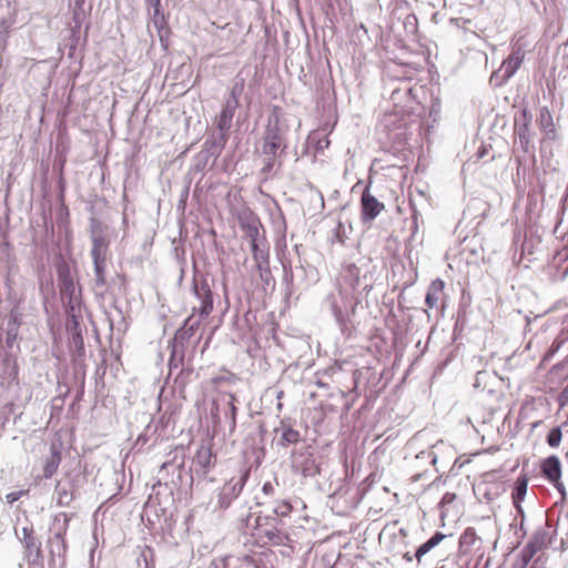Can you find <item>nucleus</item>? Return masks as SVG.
I'll list each match as a JSON object with an SVG mask.
<instances>
[{
	"instance_id": "9d476101",
	"label": "nucleus",
	"mask_w": 568,
	"mask_h": 568,
	"mask_svg": "<svg viewBox=\"0 0 568 568\" xmlns=\"http://www.w3.org/2000/svg\"><path fill=\"white\" fill-rule=\"evenodd\" d=\"M445 297V282L440 278H436L430 282L426 297L425 304L428 308H434L438 305L439 301Z\"/></svg>"
},
{
	"instance_id": "c756f323",
	"label": "nucleus",
	"mask_w": 568,
	"mask_h": 568,
	"mask_svg": "<svg viewBox=\"0 0 568 568\" xmlns=\"http://www.w3.org/2000/svg\"><path fill=\"white\" fill-rule=\"evenodd\" d=\"M262 490L265 495H273L275 491V488L271 481H266L263 484Z\"/></svg>"
},
{
	"instance_id": "20e7f679",
	"label": "nucleus",
	"mask_w": 568,
	"mask_h": 568,
	"mask_svg": "<svg viewBox=\"0 0 568 568\" xmlns=\"http://www.w3.org/2000/svg\"><path fill=\"white\" fill-rule=\"evenodd\" d=\"M21 542L24 547V554L29 565L41 566L42 565V550L41 542L34 536L32 527L22 528Z\"/></svg>"
},
{
	"instance_id": "c9c22d12",
	"label": "nucleus",
	"mask_w": 568,
	"mask_h": 568,
	"mask_svg": "<svg viewBox=\"0 0 568 568\" xmlns=\"http://www.w3.org/2000/svg\"><path fill=\"white\" fill-rule=\"evenodd\" d=\"M7 499H8L9 503H13V501H16L18 499V497L16 495H13V494H10V495L7 496Z\"/></svg>"
},
{
	"instance_id": "f8f14e48",
	"label": "nucleus",
	"mask_w": 568,
	"mask_h": 568,
	"mask_svg": "<svg viewBox=\"0 0 568 568\" xmlns=\"http://www.w3.org/2000/svg\"><path fill=\"white\" fill-rule=\"evenodd\" d=\"M256 536L264 544H272L275 546L282 545L286 538V536L276 527L266 529L261 526H257Z\"/></svg>"
},
{
	"instance_id": "0eeeda50",
	"label": "nucleus",
	"mask_w": 568,
	"mask_h": 568,
	"mask_svg": "<svg viewBox=\"0 0 568 568\" xmlns=\"http://www.w3.org/2000/svg\"><path fill=\"white\" fill-rule=\"evenodd\" d=\"M542 476L552 484L561 494L565 493L564 484L561 483V463L557 456H549L540 464Z\"/></svg>"
},
{
	"instance_id": "4468645a",
	"label": "nucleus",
	"mask_w": 568,
	"mask_h": 568,
	"mask_svg": "<svg viewBox=\"0 0 568 568\" xmlns=\"http://www.w3.org/2000/svg\"><path fill=\"white\" fill-rule=\"evenodd\" d=\"M60 463H61V453L54 445H52L51 454L45 459V463L43 466V476L45 478H51L54 475V473L58 470Z\"/></svg>"
},
{
	"instance_id": "aec40b11",
	"label": "nucleus",
	"mask_w": 568,
	"mask_h": 568,
	"mask_svg": "<svg viewBox=\"0 0 568 568\" xmlns=\"http://www.w3.org/2000/svg\"><path fill=\"white\" fill-rule=\"evenodd\" d=\"M108 248V242L103 236H93L91 256L93 260L106 258L105 252Z\"/></svg>"
},
{
	"instance_id": "b1692460",
	"label": "nucleus",
	"mask_w": 568,
	"mask_h": 568,
	"mask_svg": "<svg viewBox=\"0 0 568 568\" xmlns=\"http://www.w3.org/2000/svg\"><path fill=\"white\" fill-rule=\"evenodd\" d=\"M301 471L303 473L304 476H314L320 473V467L316 464L315 459L312 458V456H311L301 466Z\"/></svg>"
},
{
	"instance_id": "393cba45",
	"label": "nucleus",
	"mask_w": 568,
	"mask_h": 568,
	"mask_svg": "<svg viewBox=\"0 0 568 568\" xmlns=\"http://www.w3.org/2000/svg\"><path fill=\"white\" fill-rule=\"evenodd\" d=\"M476 540V531L474 528L468 527L464 530L459 538V547L471 546Z\"/></svg>"
},
{
	"instance_id": "412c9836",
	"label": "nucleus",
	"mask_w": 568,
	"mask_h": 568,
	"mask_svg": "<svg viewBox=\"0 0 568 568\" xmlns=\"http://www.w3.org/2000/svg\"><path fill=\"white\" fill-rule=\"evenodd\" d=\"M539 124L544 130L546 135H550L555 133V125L552 122V116L550 112L546 109H542L539 113Z\"/></svg>"
},
{
	"instance_id": "7ed1b4c3",
	"label": "nucleus",
	"mask_w": 568,
	"mask_h": 568,
	"mask_svg": "<svg viewBox=\"0 0 568 568\" xmlns=\"http://www.w3.org/2000/svg\"><path fill=\"white\" fill-rule=\"evenodd\" d=\"M283 135L277 122L274 125L268 124L264 136L262 153L265 155V164L268 169L274 165L277 151L283 146Z\"/></svg>"
},
{
	"instance_id": "cd10ccee",
	"label": "nucleus",
	"mask_w": 568,
	"mask_h": 568,
	"mask_svg": "<svg viewBox=\"0 0 568 568\" xmlns=\"http://www.w3.org/2000/svg\"><path fill=\"white\" fill-rule=\"evenodd\" d=\"M244 89V80L242 79L240 82L235 83L231 89V98L233 99V104L239 105V97L243 92Z\"/></svg>"
},
{
	"instance_id": "72a5a7b5",
	"label": "nucleus",
	"mask_w": 568,
	"mask_h": 568,
	"mask_svg": "<svg viewBox=\"0 0 568 568\" xmlns=\"http://www.w3.org/2000/svg\"><path fill=\"white\" fill-rule=\"evenodd\" d=\"M526 555L525 557L532 556V544L528 542L525 547Z\"/></svg>"
},
{
	"instance_id": "5701e85b",
	"label": "nucleus",
	"mask_w": 568,
	"mask_h": 568,
	"mask_svg": "<svg viewBox=\"0 0 568 568\" xmlns=\"http://www.w3.org/2000/svg\"><path fill=\"white\" fill-rule=\"evenodd\" d=\"M140 555L143 558V561L145 564V568H154V565H155V551H154V549L151 546L144 545L141 548Z\"/></svg>"
},
{
	"instance_id": "2eb2a0df",
	"label": "nucleus",
	"mask_w": 568,
	"mask_h": 568,
	"mask_svg": "<svg viewBox=\"0 0 568 568\" xmlns=\"http://www.w3.org/2000/svg\"><path fill=\"white\" fill-rule=\"evenodd\" d=\"M237 106L232 105L230 101L225 104V106L222 109L219 119H217V128L221 131H227L232 125V120L234 116L235 109Z\"/></svg>"
},
{
	"instance_id": "58836bf2",
	"label": "nucleus",
	"mask_w": 568,
	"mask_h": 568,
	"mask_svg": "<svg viewBox=\"0 0 568 568\" xmlns=\"http://www.w3.org/2000/svg\"><path fill=\"white\" fill-rule=\"evenodd\" d=\"M155 1H156V3H159L160 0H155Z\"/></svg>"
},
{
	"instance_id": "ddd939ff",
	"label": "nucleus",
	"mask_w": 568,
	"mask_h": 568,
	"mask_svg": "<svg viewBox=\"0 0 568 568\" xmlns=\"http://www.w3.org/2000/svg\"><path fill=\"white\" fill-rule=\"evenodd\" d=\"M529 478L526 475H521L515 481V486L511 493L514 506L518 513H521V501L525 499L528 488Z\"/></svg>"
},
{
	"instance_id": "4c0bfd02",
	"label": "nucleus",
	"mask_w": 568,
	"mask_h": 568,
	"mask_svg": "<svg viewBox=\"0 0 568 568\" xmlns=\"http://www.w3.org/2000/svg\"><path fill=\"white\" fill-rule=\"evenodd\" d=\"M4 44H0V52L4 50Z\"/></svg>"
},
{
	"instance_id": "f3484780",
	"label": "nucleus",
	"mask_w": 568,
	"mask_h": 568,
	"mask_svg": "<svg viewBox=\"0 0 568 568\" xmlns=\"http://www.w3.org/2000/svg\"><path fill=\"white\" fill-rule=\"evenodd\" d=\"M446 538V535L437 531L435 535L429 538L426 542L420 545L415 554L417 561H420L422 557L430 551L434 547H436L439 542H442Z\"/></svg>"
},
{
	"instance_id": "a211bd4d",
	"label": "nucleus",
	"mask_w": 568,
	"mask_h": 568,
	"mask_svg": "<svg viewBox=\"0 0 568 568\" xmlns=\"http://www.w3.org/2000/svg\"><path fill=\"white\" fill-rule=\"evenodd\" d=\"M524 59V54L520 50L514 51L507 60L503 63V69L506 77H511L515 71L519 68Z\"/></svg>"
},
{
	"instance_id": "dca6fc26",
	"label": "nucleus",
	"mask_w": 568,
	"mask_h": 568,
	"mask_svg": "<svg viewBox=\"0 0 568 568\" xmlns=\"http://www.w3.org/2000/svg\"><path fill=\"white\" fill-rule=\"evenodd\" d=\"M281 445L287 447L292 444H297L301 440V434L297 429H294L292 426L286 425L284 423L281 424Z\"/></svg>"
},
{
	"instance_id": "39448f33",
	"label": "nucleus",
	"mask_w": 568,
	"mask_h": 568,
	"mask_svg": "<svg viewBox=\"0 0 568 568\" xmlns=\"http://www.w3.org/2000/svg\"><path fill=\"white\" fill-rule=\"evenodd\" d=\"M237 221L250 242L257 240L262 223L258 216L248 207H244L237 213Z\"/></svg>"
},
{
	"instance_id": "1a4fd4ad",
	"label": "nucleus",
	"mask_w": 568,
	"mask_h": 568,
	"mask_svg": "<svg viewBox=\"0 0 568 568\" xmlns=\"http://www.w3.org/2000/svg\"><path fill=\"white\" fill-rule=\"evenodd\" d=\"M214 466L215 455L213 454L212 447L209 445L200 446L193 458V467L195 473L206 477Z\"/></svg>"
},
{
	"instance_id": "9b49d317",
	"label": "nucleus",
	"mask_w": 568,
	"mask_h": 568,
	"mask_svg": "<svg viewBox=\"0 0 568 568\" xmlns=\"http://www.w3.org/2000/svg\"><path fill=\"white\" fill-rule=\"evenodd\" d=\"M57 273L61 293L72 294L74 291V282L68 263L62 261L57 267Z\"/></svg>"
},
{
	"instance_id": "6e6552de",
	"label": "nucleus",
	"mask_w": 568,
	"mask_h": 568,
	"mask_svg": "<svg viewBox=\"0 0 568 568\" xmlns=\"http://www.w3.org/2000/svg\"><path fill=\"white\" fill-rule=\"evenodd\" d=\"M385 209L384 203L379 202L366 187L361 197V219L363 222L375 220Z\"/></svg>"
},
{
	"instance_id": "2f4dec72",
	"label": "nucleus",
	"mask_w": 568,
	"mask_h": 568,
	"mask_svg": "<svg viewBox=\"0 0 568 568\" xmlns=\"http://www.w3.org/2000/svg\"><path fill=\"white\" fill-rule=\"evenodd\" d=\"M487 376V373L486 372H478L477 374V377H476V386H479L480 385V382L484 377Z\"/></svg>"
},
{
	"instance_id": "e433bc0d",
	"label": "nucleus",
	"mask_w": 568,
	"mask_h": 568,
	"mask_svg": "<svg viewBox=\"0 0 568 568\" xmlns=\"http://www.w3.org/2000/svg\"><path fill=\"white\" fill-rule=\"evenodd\" d=\"M200 323H201L200 321H197V322L193 323V324L190 326V329H191V331H195V329H197V327L200 326Z\"/></svg>"
},
{
	"instance_id": "f704fd0d",
	"label": "nucleus",
	"mask_w": 568,
	"mask_h": 568,
	"mask_svg": "<svg viewBox=\"0 0 568 568\" xmlns=\"http://www.w3.org/2000/svg\"><path fill=\"white\" fill-rule=\"evenodd\" d=\"M534 545H535V549L537 547H542L546 545V542L544 540L539 541V539L535 536V541H534Z\"/></svg>"
},
{
	"instance_id": "f03ea898",
	"label": "nucleus",
	"mask_w": 568,
	"mask_h": 568,
	"mask_svg": "<svg viewBox=\"0 0 568 568\" xmlns=\"http://www.w3.org/2000/svg\"><path fill=\"white\" fill-rule=\"evenodd\" d=\"M250 468H242L239 476H233L220 488L217 494V506L220 509H226L241 495L248 477Z\"/></svg>"
},
{
	"instance_id": "6ab92c4d",
	"label": "nucleus",
	"mask_w": 568,
	"mask_h": 568,
	"mask_svg": "<svg viewBox=\"0 0 568 568\" xmlns=\"http://www.w3.org/2000/svg\"><path fill=\"white\" fill-rule=\"evenodd\" d=\"M251 248L253 257L257 264V268L262 270V265L268 263V250L260 246L258 239L251 242Z\"/></svg>"
},
{
	"instance_id": "7c9ffc66",
	"label": "nucleus",
	"mask_w": 568,
	"mask_h": 568,
	"mask_svg": "<svg viewBox=\"0 0 568 568\" xmlns=\"http://www.w3.org/2000/svg\"><path fill=\"white\" fill-rule=\"evenodd\" d=\"M258 271H260V276H261L262 281L267 283L268 282V277L271 276V272L268 270V266L266 265L264 267V265H262V270H258Z\"/></svg>"
},
{
	"instance_id": "c85d7f7f",
	"label": "nucleus",
	"mask_w": 568,
	"mask_h": 568,
	"mask_svg": "<svg viewBox=\"0 0 568 568\" xmlns=\"http://www.w3.org/2000/svg\"><path fill=\"white\" fill-rule=\"evenodd\" d=\"M455 499H456V494L447 491L444 494V496L440 500V506L452 504Z\"/></svg>"
},
{
	"instance_id": "bb28decb",
	"label": "nucleus",
	"mask_w": 568,
	"mask_h": 568,
	"mask_svg": "<svg viewBox=\"0 0 568 568\" xmlns=\"http://www.w3.org/2000/svg\"><path fill=\"white\" fill-rule=\"evenodd\" d=\"M562 437L561 429L559 427L552 428L547 435V443L550 447H558Z\"/></svg>"
},
{
	"instance_id": "423d86ee",
	"label": "nucleus",
	"mask_w": 568,
	"mask_h": 568,
	"mask_svg": "<svg viewBox=\"0 0 568 568\" xmlns=\"http://www.w3.org/2000/svg\"><path fill=\"white\" fill-rule=\"evenodd\" d=\"M195 296L201 301L199 307H193V315L199 314L201 320L206 318L213 311V294L206 281L194 284Z\"/></svg>"
},
{
	"instance_id": "a878e982",
	"label": "nucleus",
	"mask_w": 568,
	"mask_h": 568,
	"mask_svg": "<svg viewBox=\"0 0 568 568\" xmlns=\"http://www.w3.org/2000/svg\"><path fill=\"white\" fill-rule=\"evenodd\" d=\"M293 510V506L288 500H281L274 508V514L278 517H287Z\"/></svg>"
},
{
	"instance_id": "4be33fe9",
	"label": "nucleus",
	"mask_w": 568,
	"mask_h": 568,
	"mask_svg": "<svg viewBox=\"0 0 568 568\" xmlns=\"http://www.w3.org/2000/svg\"><path fill=\"white\" fill-rule=\"evenodd\" d=\"M105 262L106 258H98L93 260L94 263V273H95V283L98 286H104L106 284L105 280Z\"/></svg>"
},
{
	"instance_id": "f257e3e1",
	"label": "nucleus",
	"mask_w": 568,
	"mask_h": 568,
	"mask_svg": "<svg viewBox=\"0 0 568 568\" xmlns=\"http://www.w3.org/2000/svg\"><path fill=\"white\" fill-rule=\"evenodd\" d=\"M531 115L527 109H524L518 115L515 116V133L517 139L514 142V149L516 152V160L518 162V170L525 169L528 161L532 160L531 139L532 132L530 129Z\"/></svg>"
},
{
	"instance_id": "473e14b6",
	"label": "nucleus",
	"mask_w": 568,
	"mask_h": 568,
	"mask_svg": "<svg viewBox=\"0 0 568 568\" xmlns=\"http://www.w3.org/2000/svg\"><path fill=\"white\" fill-rule=\"evenodd\" d=\"M85 0H74V6L78 10L82 11Z\"/></svg>"
}]
</instances>
